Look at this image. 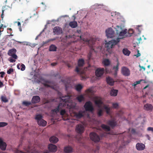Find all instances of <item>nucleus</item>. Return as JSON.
<instances>
[{"mask_svg": "<svg viewBox=\"0 0 153 153\" xmlns=\"http://www.w3.org/2000/svg\"><path fill=\"white\" fill-rule=\"evenodd\" d=\"M121 38H117L116 40L113 39L108 42L105 43V47L107 48V49H109L111 48L113 46L117 44L120 41Z\"/></svg>", "mask_w": 153, "mask_h": 153, "instance_id": "f257e3e1", "label": "nucleus"}, {"mask_svg": "<svg viewBox=\"0 0 153 153\" xmlns=\"http://www.w3.org/2000/svg\"><path fill=\"white\" fill-rule=\"evenodd\" d=\"M71 97V96L68 95L60 97L63 104V106L69 105L68 103L71 102L72 101Z\"/></svg>", "mask_w": 153, "mask_h": 153, "instance_id": "f03ea898", "label": "nucleus"}, {"mask_svg": "<svg viewBox=\"0 0 153 153\" xmlns=\"http://www.w3.org/2000/svg\"><path fill=\"white\" fill-rule=\"evenodd\" d=\"M84 107L85 110L87 111L91 112L94 110L92 103L90 101H87L86 102L84 105Z\"/></svg>", "mask_w": 153, "mask_h": 153, "instance_id": "7ed1b4c3", "label": "nucleus"}, {"mask_svg": "<svg viewBox=\"0 0 153 153\" xmlns=\"http://www.w3.org/2000/svg\"><path fill=\"white\" fill-rule=\"evenodd\" d=\"M91 139L95 142H99L100 140L99 136L96 133L91 132L90 134Z\"/></svg>", "mask_w": 153, "mask_h": 153, "instance_id": "20e7f679", "label": "nucleus"}, {"mask_svg": "<svg viewBox=\"0 0 153 153\" xmlns=\"http://www.w3.org/2000/svg\"><path fill=\"white\" fill-rule=\"evenodd\" d=\"M106 35L108 38H111L114 37V32L112 29L110 27L106 30Z\"/></svg>", "mask_w": 153, "mask_h": 153, "instance_id": "39448f33", "label": "nucleus"}, {"mask_svg": "<svg viewBox=\"0 0 153 153\" xmlns=\"http://www.w3.org/2000/svg\"><path fill=\"white\" fill-rule=\"evenodd\" d=\"M16 50L15 49H12L8 51L7 54L9 56H11L13 58L16 59L17 58V55L16 54Z\"/></svg>", "mask_w": 153, "mask_h": 153, "instance_id": "423d86ee", "label": "nucleus"}, {"mask_svg": "<svg viewBox=\"0 0 153 153\" xmlns=\"http://www.w3.org/2000/svg\"><path fill=\"white\" fill-rule=\"evenodd\" d=\"M85 64L84 59H79L78 61V66L76 67L75 69V71L77 73L79 72V67H82L84 66Z\"/></svg>", "mask_w": 153, "mask_h": 153, "instance_id": "0eeeda50", "label": "nucleus"}, {"mask_svg": "<svg viewBox=\"0 0 153 153\" xmlns=\"http://www.w3.org/2000/svg\"><path fill=\"white\" fill-rule=\"evenodd\" d=\"M121 72L122 74L125 76H128L130 75V71L127 68L123 67L122 68Z\"/></svg>", "mask_w": 153, "mask_h": 153, "instance_id": "6e6552de", "label": "nucleus"}, {"mask_svg": "<svg viewBox=\"0 0 153 153\" xmlns=\"http://www.w3.org/2000/svg\"><path fill=\"white\" fill-rule=\"evenodd\" d=\"M84 130V127L82 124H78L76 126V130L78 133L81 134L83 133Z\"/></svg>", "mask_w": 153, "mask_h": 153, "instance_id": "1a4fd4ad", "label": "nucleus"}, {"mask_svg": "<svg viewBox=\"0 0 153 153\" xmlns=\"http://www.w3.org/2000/svg\"><path fill=\"white\" fill-rule=\"evenodd\" d=\"M104 72V69L103 68H99L97 69L95 71V74L97 77L102 76Z\"/></svg>", "mask_w": 153, "mask_h": 153, "instance_id": "9d476101", "label": "nucleus"}, {"mask_svg": "<svg viewBox=\"0 0 153 153\" xmlns=\"http://www.w3.org/2000/svg\"><path fill=\"white\" fill-rule=\"evenodd\" d=\"M107 123L112 128L114 127L117 124L115 118H114L111 120H109L107 121Z\"/></svg>", "mask_w": 153, "mask_h": 153, "instance_id": "9b49d317", "label": "nucleus"}, {"mask_svg": "<svg viewBox=\"0 0 153 153\" xmlns=\"http://www.w3.org/2000/svg\"><path fill=\"white\" fill-rule=\"evenodd\" d=\"M53 32L54 34L58 35L62 33V29L61 28L59 27H55L53 29Z\"/></svg>", "mask_w": 153, "mask_h": 153, "instance_id": "f8f14e48", "label": "nucleus"}, {"mask_svg": "<svg viewBox=\"0 0 153 153\" xmlns=\"http://www.w3.org/2000/svg\"><path fill=\"white\" fill-rule=\"evenodd\" d=\"M48 149L49 151L51 152H55L57 150V146L52 144H50L48 145Z\"/></svg>", "mask_w": 153, "mask_h": 153, "instance_id": "ddd939ff", "label": "nucleus"}, {"mask_svg": "<svg viewBox=\"0 0 153 153\" xmlns=\"http://www.w3.org/2000/svg\"><path fill=\"white\" fill-rule=\"evenodd\" d=\"M136 147L137 150L141 151L145 149V146L142 143H137L136 144Z\"/></svg>", "mask_w": 153, "mask_h": 153, "instance_id": "4468645a", "label": "nucleus"}, {"mask_svg": "<svg viewBox=\"0 0 153 153\" xmlns=\"http://www.w3.org/2000/svg\"><path fill=\"white\" fill-rule=\"evenodd\" d=\"M80 38L81 40H83L84 41L87 42L89 45V46L92 49L93 46L94 44V42L91 40H88L87 39H85L84 38H82V36H80Z\"/></svg>", "mask_w": 153, "mask_h": 153, "instance_id": "2eb2a0df", "label": "nucleus"}, {"mask_svg": "<svg viewBox=\"0 0 153 153\" xmlns=\"http://www.w3.org/2000/svg\"><path fill=\"white\" fill-rule=\"evenodd\" d=\"M7 146L6 143L3 142L0 137V149L2 150H5Z\"/></svg>", "mask_w": 153, "mask_h": 153, "instance_id": "dca6fc26", "label": "nucleus"}, {"mask_svg": "<svg viewBox=\"0 0 153 153\" xmlns=\"http://www.w3.org/2000/svg\"><path fill=\"white\" fill-rule=\"evenodd\" d=\"M73 151V149L70 146H68L64 147V152L65 153H71Z\"/></svg>", "mask_w": 153, "mask_h": 153, "instance_id": "f3484780", "label": "nucleus"}, {"mask_svg": "<svg viewBox=\"0 0 153 153\" xmlns=\"http://www.w3.org/2000/svg\"><path fill=\"white\" fill-rule=\"evenodd\" d=\"M40 97L38 96H33L32 100V102L33 104L37 103L40 102Z\"/></svg>", "mask_w": 153, "mask_h": 153, "instance_id": "a211bd4d", "label": "nucleus"}, {"mask_svg": "<svg viewBox=\"0 0 153 153\" xmlns=\"http://www.w3.org/2000/svg\"><path fill=\"white\" fill-rule=\"evenodd\" d=\"M95 104L97 105L99 108L101 107L103 102L101 98H96V100L94 101Z\"/></svg>", "mask_w": 153, "mask_h": 153, "instance_id": "6ab92c4d", "label": "nucleus"}, {"mask_svg": "<svg viewBox=\"0 0 153 153\" xmlns=\"http://www.w3.org/2000/svg\"><path fill=\"white\" fill-rule=\"evenodd\" d=\"M106 81L107 83L111 86L113 85L114 82H115L112 78L110 77H108L106 78Z\"/></svg>", "mask_w": 153, "mask_h": 153, "instance_id": "aec40b11", "label": "nucleus"}, {"mask_svg": "<svg viewBox=\"0 0 153 153\" xmlns=\"http://www.w3.org/2000/svg\"><path fill=\"white\" fill-rule=\"evenodd\" d=\"M76 100L79 102H81L85 101V98L83 95L81 94L78 95L76 98Z\"/></svg>", "mask_w": 153, "mask_h": 153, "instance_id": "412c9836", "label": "nucleus"}, {"mask_svg": "<svg viewBox=\"0 0 153 153\" xmlns=\"http://www.w3.org/2000/svg\"><path fill=\"white\" fill-rule=\"evenodd\" d=\"M153 108L152 105L149 104H146L144 105V109L146 111H150L152 110Z\"/></svg>", "mask_w": 153, "mask_h": 153, "instance_id": "4be33fe9", "label": "nucleus"}, {"mask_svg": "<svg viewBox=\"0 0 153 153\" xmlns=\"http://www.w3.org/2000/svg\"><path fill=\"white\" fill-rule=\"evenodd\" d=\"M84 112L82 111H80L79 112H76L75 113V116L77 118H80L84 116Z\"/></svg>", "mask_w": 153, "mask_h": 153, "instance_id": "5701e85b", "label": "nucleus"}, {"mask_svg": "<svg viewBox=\"0 0 153 153\" xmlns=\"http://www.w3.org/2000/svg\"><path fill=\"white\" fill-rule=\"evenodd\" d=\"M49 141L51 143H55L58 141V139L55 136H53L50 138Z\"/></svg>", "mask_w": 153, "mask_h": 153, "instance_id": "b1692460", "label": "nucleus"}, {"mask_svg": "<svg viewBox=\"0 0 153 153\" xmlns=\"http://www.w3.org/2000/svg\"><path fill=\"white\" fill-rule=\"evenodd\" d=\"M72 28H75L77 26V23L76 22L74 21L70 22L68 24Z\"/></svg>", "mask_w": 153, "mask_h": 153, "instance_id": "393cba45", "label": "nucleus"}, {"mask_svg": "<svg viewBox=\"0 0 153 153\" xmlns=\"http://www.w3.org/2000/svg\"><path fill=\"white\" fill-rule=\"evenodd\" d=\"M62 105V103H60L59 105L56 108L52 110V111L55 113H57L59 112V110L61 109V106Z\"/></svg>", "mask_w": 153, "mask_h": 153, "instance_id": "a878e982", "label": "nucleus"}, {"mask_svg": "<svg viewBox=\"0 0 153 153\" xmlns=\"http://www.w3.org/2000/svg\"><path fill=\"white\" fill-rule=\"evenodd\" d=\"M118 92L117 90L111 89L110 91V94L111 96L115 97L117 95Z\"/></svg>", "mask_w": 153, "mask_h": 153, "instance_id": "bb28decb", "label": "nucleus"}, {"mask_svg": "<svg viewBox=\"0 0 153 153\" xmlns=\"http://www.w3.org/2000/svg\"><path fill=\"white\" fill-rule=\"evenodd\" d=\"M122 51L123 53L125 55L127 56H129L131 53V52L126 48L123 49Z\"/></svg>", "mask_w": 153, "mask_h": 153, "instance_id": "cd10ccee", "label": "nucleus"}, {"mask_svg": "<svg viewBox=\"0 0 153 153\" xmlns=\"http://www.w3.org/2000/svg\"><path fill=\"white\" fill-rule=\"evenodd\" d=\"M75 89L78 92H80L83 86L80 84H78L75 86Z\"/></svg>", "mask_w": 153, "mask_h": 153, "instance_id": "c85d7f7f", "label": "nucleus"}, {"mask_svg": "<svg viewBox=\"0 0 153 153\" xmlns=\"http://www.w3.org/2000/svg\"><path fill=\"white\" fill-rule=\"evenodd\" d=\"M38 124L39 126H45L46 125L47 122L42 119L39 122H38Z\"/></svg>", "mask_w": 153, "mask_h": 153, "instance_id": "c756f323", "label": "nucleus"}, {"mask_svg": "<svg viewBox=\"0 0 153 153\" xmlns=\"http://www.w3.org/2000/svg\"><path fill=\"white\" fill-rule=\"evenodd\" d=\"M42 116L41 114H39L36 115L35 116V119L36 120L37 123L39 122L42 119Z\"/></svg>", "mask_w": 153, "mask_h": 153, "instance_id": "7c9ffc66", "label": "nucleus"}, {"mask_svg": "<svg viewBox=\"0 0 153 153\" xmlns=\"http://www.w3.org/2000/svg\"><path fill=\"white\" fill-rule=\"evenodd\" d=\"M101 127L105 130L109 131H110V128L109 126L104 124L101 125Z\"/></svg>", "mask_w": 153, "mask_h": 153, "instance_id": "2f4dec72", "label": "nucleus"}, {"mask_svg": "<svg viewBox=\"0 0 153 153\" xmlns=\"http://www.w3.org/2000/svg\"><path fill=\"white\" fill-rule=\"evenodd\" d=\"M115 29L117 33L118 34V33H119L122 30L123 28L121 26H119L118 25H117L115 27Z\"/></svg>", "mask_w": 153, "mask_h": 153, "instance_id": "473e14b6", "label": "nucleus"}, {"mask_svg": "<svg viewBox=\"0 0 153 153\" xmlns=\"http://www.w3.org/2000/svg\"><path fill=\"white\" fill-rule=\"evenodd\" d=\"M127 32V30L126 29H125L124 30L122 29V30L119 33H118V34L120 36H123L126 34Z\"/></svg>", "mask_w": 153, "mask_h": 153, "instance_id": "72a5a7b5", "label": "nucleus"}, {"mask_svg": "<svg viewBox=\"0 0 153 153\" xmlns=\"http://www.w3.org/2000/svg\"><path fill=\"white\" fill-rule=\"evenodd\" d=\"M104 108L105 110L106 113L108 115H110V108L107 106H105L104 107Z\"/></svg>", "mask_w": 153, "mask_h": 153, "instance_id": "f704fd0d", "label": "nucleus"}, {"mask_svg": "<svg viewBox=\"0 0 153 153\" xmlns=\"http://www.w3.org/2000/svg\"><path fill=\"white\" fill-rule=\"evenodd\" d=\"M57 48L54 45H51L49 48V51H56V50Z\"/></svg>", "mask_w": 153, "mask_h": 153, "instance_id": "c9c22d12", "label": "nucleus"}, {"mask_svg": "<svg viewBox=\"0 0 153 153\" xmlns=\"http://www.w3.org/2000/svg\"><path fill=\"white\" fill-rule=\"evenodd\" d=\"M102 63L105 66H108L109 65L110 62L109 59H106L103 61Z\"/></svg>", "mask_w": 153, "mask_h": 153, "instance_id": "e433bc0d", "label": "nucleus"}, {"mask_svg": "<svg viewBox=\"0 0 153 153\" xmlns=\"http://www.w3.org/2000/svg\"><path fill=\"white\" fill-rule=\"evenodd\" d=\"M97 113L98 116L100 117L102 116L103 114V111L101 109H99Z\"/></svg>", "mask_w": 153, "mask_h": 153, "instance_id": "4c0bfd02", "label": "nucleus"}, {"mask_svg": "<svg viewBox=\"0 0 153 153\" xmlns=\"http://www.w3.org/2000/svg\"><path fill=\"white\" fill-rule=\"evenodd\" d=\"M1 99L2 101L5 102H7L8 101V100L7 99V98L4 96H1Z\"/></svg>", "mask_w": 153, "mask_h": 153, "instance_id": "58836bf2", "label": "nucleus"}, {"mask_svg": "<svg viewBox=\"0 0 153 153\" xmlns=\"http://www.w3.org/2000/svg\"><path fill=\"white\" fill-rule=\"evenodd\" d=\"M7 125L8 123L6 122H0V127L6 126Z\"/></svg>", "mask_w": 153, "mask_h": 153, "instance_id": "ea45409f", "label": "nucleus"}, {"mask_svg": "<svg viewBox=\"0 0 153 153\" xmlns=\"http://www.w3.org/2000/svg\"><path fill=\"white\" fill-rule=\"evenodd\" d=\"M119 65V63L118 62L116 66H114L113 68V69L115 70V71H117L118 70V67Z\"/></svg>", "mask_w": 153, "mask_h": 153, "instance_id": "a19ab883", "label": "nucleus"}, {"mask_svg": "<svg viewBox=\"0 0 153 153\" xmlns=\"http://www.w3.org/2000/svg\"><path fill=\"white\" fill-rule=\"evenodd\" d=\"M143 80L142 79H141L139 81H136L133 84L132 86L135 87L137 85L140 84L142 81Z\"/></svg>", "mask_w": 153, "mask_h": 153, "instance_id": "79ce46f5", "label": "nucleus"}, {"mask_svg": "<svg viewBox=\"0 0 153 153\" xmlns=\"http://www.w3.org/2000/svg\"><path fill=\"white\" fill-rule=\"evenodd\" d=\"M23 105H25L26 106H28L29 105L31 104V103L30 102L27 101H24L23 102Z\"/></svg>", "mask_w": 153, "mask_h": 153, "instance_id": "37998d69", "label": "nucleus"}, {"mask_svg": "<svg viewBox=\"0 0 153 153\" xmlns=\"http://www.w3.org/2000/svg\"><path fill=\"white\" fill-rule=\"evenodd\" d=\"M86 92L87 93H92L93 92V91L91 88H89L87 89L86 91Z\"/></svg>", "mask_w": 153, "mask_h": 153, "instance_id": "c03bdc74", "label": "nucleus"}, {"mask_svg": "<svg viewBox=\"0 0 153 153\" xmlns=\"http://www.w3.org/2000/svg\"><path fill=\"white\" fill-rule=\"evenodd\" d=\"M66 113V111L65 109H62L61 110L60 114L63 116Z\"/></svg>", "mask_w": 153, "mask_h": 153, "instance_id": "a18cd8bd", "label": "nucleus"}, {"mask_svg": "<svg viewBox=\"0 0 153 153\" xmlns=\"http://www.w3.org/2000/svg\"><path fill=\"white\" fill-rule=\"evenodd\" d=\"M42 84L45 87H50L52 88H53V86H51L50 85L48 84L47 83H45V82L43 83Z\"/></svg>", "mask_w": 153, "mask_h": 153, "instance_id": "49530a36", "label": "nucleus"}, {"mask_svg": "<svg viewBox=\"0 0 153 153\" xmlns=\"http://www.w3.org/2000/svg\"><path fill=\"white\" fill-rule=\"evenodd\" d=\"M118 104L117 103H113L112 104V106L113 107L115 108H117L118 107Z\"/></svg>", "mask_w": 153, "mask_h": 153, "instance_id": "de8ad7c7", "label": "nucleus"}, {"mask_svg": "<svg viewBox=\"0 0 153 153\" xmlns=\"http://www.w3.org/2000/svg\"><path fill=\"white\" fill-rule=\"evenodd\" d=\"M92 56V53L91 52H90L88 54V60H89L91 59Z\"/></svg>", "mask_w": 153, "mask_h": 153, "instance_id": "09e8293b", "label": "nucleus"}, {"mask_svg": "<svg viewBox=\"0 0 153 153\" xmlns=\"http://www.w3.org/2000/svg\"><path fill=\"white\" fill-rule=\"evenodd\" d=\"M13 68H10L7 71V73L8 74H10L12 72H13Z\"/></svg>", "mask_w": 153, "mask_h": 153, "instance_id": "8fccbe9b", "label": "nucleus"}, {"mask_svg": "<svg viewBox=\"0 0 153 153\" xmlns=\"http://www.w3.org/2000/svg\"><path fill=\"white\" fill-rule=\"evenodd\" d=\"M21 70L22 71H24L25 69V65L23 64H22L21 65Z\"/></svg>", "mask_w": 153, "mask_h": 153, "instance_id": "3c124183", "label": "nucleus"}, {"mask_svg": "<svg viewBox=\"0 0 153 153\" xmlns=\"http://www.w3.org/2000/svg\"><path fill=\"white\" fill-rule=\"evenodd\" d=\"M14 153H25L24 152H23L22 151H20L17 149H16Z\"/></svg>", "mask_w": 153, "mask_h": 153, "instance_id": "603ef678", "label": "nucleus"}, {"mask_svg": "<svg viewBox=\"0 0 153 153\" xmlns=\"http://www.w3.org/2000/svg\"><path fill=\"white\" fill-rule=\"evenodd\" d=\"M123 112L122 111H120L117 113V115L119 116H121L123 114Z\"/></svg>", "mask_w": 153, "mask_h": 153, "instance_id": "864d4df0", "label": "nucleus"}, {"mask_svg": "<svg viewBox=\"0 0 153 153\" xmlns=\"http://www.w3.org/2000/svg\"><path fill=\"white\" fill-rule=\"evenodd\" d=\"M128 32L129 34H132L133 33L134 31L133 29H130L129 30Z\"/></svg>", "mask_w": 153, "mask_h": 153, "instance_id": "5fc2aeb1", "label": "nucleus"}, {"mask_svg": "<svg viewBox=\"0 0 153 153\" xmlns=\"http://www.w3.org/2000/svg\"><path fill=\"white\" fill-rule=\"evenodd\" d=\"M147 130L148 131H151L153 132V128L152 127H149L147 129Z\"/></svg>", "mask_w": 153, "mask_h": 153, "instance_id": "6e6d98bb", "label": "nucleus"}, {"mask_svg": "<svg viewBox=\"0 0 153 153\" xmlns=\"http://www.w3.org/2000/svg\"><path fill=\"white\" fill-rule=\"evenodd\" d=\"M12 30V29L11 28H9L7 29V33H10L11 34L10 35L13 36V35L11 34V31Z\"/></svg>", "mask_w": 153, "mask_h": 153, "instance_id": "4d7b16f0", "label": "nucleus"}, {"mask_svg": "<svg viewBox=\"0 0 153 153\" xmlns=\"http://www.w3.org/2000/svg\"><path fill=\"white\" fill-rule=\"evenodd\" d=\"M5 74V73L4 72H0V74L1 75V78H3L4 77V75Z\"/></svg>", "mask_w": 153, "mask_h": 153, "instance_id": "13d9d810", "label": "nucleus"}, {"mask_svg": "<svg viewBox=\"0 0 153 153\" xmlns=\"http://www.w3.org/2000/svg\"><path fill=\"white\" fill-rule=\"evenodd\" d=\"M50 101L49 100H45L44 101V104H46V103H48L50 102Z\"/></svg>", "mask_w": 153, "mask_h": 153, "instance_id": "bf43d9fd", "label": "nucleus"}, {"mask_svg": "<svg viewBox=\"0 0 153 153\" xmlns=\"http://www.w3.org/2000/svg\"><path fill=\"white\" fill-rule=\"evenodd\" d=\"M139 51H138L137 54L136 55H135V56H136L137 57L140 56L141 55L140 53H139Z\"/></svg>", "mask_w": 153, "mask_h": 153, "instance_id": "052dcab7", "label": "nucleus"}, {"mask_svg": "<svg viewBox=\"0 0 153 153\" xmlns=\"http://www.w3.org/2000/svg\"><path fill=\"white\" fill-rule=\"evenodd\" d=\"M57 64V62L52 63L51 64V65L52 66H54Z\"/></svg>", "mask_w": 153, "mask_h": 153, "instance_id": "680f3d73", "label": "nucleus"}, {"mask_svg": "<svg viewBox=\"0 0 153 153\" xmlns=\"http://www.w3.org/2000/svg\"><path fill=\"white\" fill-rule=\"evenodd\" d=\"M15 61H16V60H15V59H11L10 60V61L11 62H15Z\"/></svg>", "mask_w": 153, "mask_h": 153, "instance_id": "e2e57ef3", "label": "nucleus"}, {"mask_svg": "<svg viewBox=\"0 0 153 153\" xmlns=\"http://www.w3.org/2000/svg\"><path fill=\"white\" fill-rule=\"evenodd\" d=\"M21 65L20 64H18L17 65V68L18 69H21Z\"/></svg>", "mask_w": 153, "mask_h": 153, "instance_id": "0e129e2a", "label": "nucleus"}, {"mask_svg": "<svg viewBox=\"0 0 153 153\" xmlns=\"http://www.w3.org/2000/svg\"><path fill=\"white\" fill-rule=\"evenodd\" d=\"M4 86L3 83L1 81H0V88Z\"/></svg>", "mask_w": 153, "mask_h": 153, "instance_id": "69168bd1", "label": "nucleus"}, {"mask_svg": "<svg viewBox=\"0 0 153 153\" xmlns=\"http://www.w3.org/2000/svg\"><path fill=\"white\" fill-rule=\"evenodd\" d=\"M146 137L148 139V140H150V137L148 134L146 135Z\"/></svg>", "mask_w": 153, "mask_h": 153, "instance_id": "338daca9", "label": "nucleus"}, {"mask_svg": "<svg viewBox=\"0 0 153 153\" xmlns=\"http://www.w3.org/2000/svg\"><path fill=\"white\" fill-rule=\"evenodd\" d=\"M22 43H23V44L24 45H28V42H23Z\"/></svg>", "mask_w": 153, "mask_h": 153, "instance_id": "774afa93", "label": "nucleus"}]
</instances>
